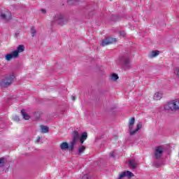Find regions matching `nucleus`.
Returning a JSON list of instances; mask_svg holds the SVG:
<instances>
[{
  "instance_id": "f257e3e1",
  "label": "nucleus",
  "mask_w": 179,
  "mask_h": 179,
  "mask_svg": "<svg viewBox=\"0 0 179 179\" xmlns=\"http://www.w3.org/2000/svg\"><path fill=\"white\" fill-rule=\"evenodd\" d=\"M134 125H135V117H131L129 121V132L130 136H134V135H135V134H136L139 129H142V122H139L136 124V128L135 130H132L134 129Z\"/></svg>"
},
{
  "instance_id": "f03ea898",
  "label": "nucleus",
  "mask_w": 179,
  "mask_h": 179,
  "mask_svg": "<svg viewBox=\"0 0 179 179\" xmlns=\"http://www.w3.org/2000/svg\"><path fill=\"white\" fill-rule=\"evenodd\" d=\"M117 64L122 65L125 71L131 69V59L127 56H120L118 59Z\"/></svg>"
},
{
  "instance_id": "7ed1b4c3",
  "label": "nucleus",
  "mask_w": 179,
  "mask_h": 179,
  "mask_svg": "<svg viewBox=\"0 0 179 179\" xmlns=\"http://www.w3.org/2000/svg\"><path fill=\"white\" fill-rule=\"evenodd\" d=\"M24 51V45H20L16 50H14L13 52L10 54H7L6 55V61H10L12 58H17L19 57V52H23Z\"/></svg>"
},
{
  "instance_id": "20e7f679",
  "label": "nucleus",
  "mask_w": 179,
  "mask_h": 179,
  "mask_svg": "<svg viewBox=\"0 0 179 179\" xmlns=\"http://www.w3.org/2000/svg\"><path fill=\"white\" fill-rule=\"evenodd\" d=\"M68 22V18L62 14H57L53 18L52 21V24H59L60 26H64L65 23Z\"/></svg>"
},
{
  "instance_id": "39448f33",
  "label": "nucleus",
  "mask_w": 179,
  "mask_h": 179,
  "mask_svg": "<svg viewBox=\"0 0 179 179\" xmlns=\"http://www.w3.org/2000/svg\"><path fill=\"white\" fill-rule=\"evenodd\" d=\"M13 79H15V76H7L4 79L0 81V86H1V87H8V86H10V85H12Z\"/></svg>"
},
{
  "instance_id": "423d86ee",
  "label": "nucleus",
  "mask_w": 179,
  "mask_h": 179,
  "mask_svg": "<svg viewBox=\"0 0 179 179\" xmlns=\"http://www.w3.org/2000/svg\"><path fill=\"white\" fill-rule=\"evenodd\" d=\"M165 110L174 111L179 110V99L171 101L169 102L165 106Z\"/></svg>"
},
{
  "instance_id": "0eeeda50",
  "label": "nucleus",
  "mask_w": 179,
  "mask_h": 179,
  "mask_svg": "<svg viewBox=\"0 0 179 179\" xmlns=\"http://www.w3.org/2000/svg\"><path fill=\"white\" fill-rule=\"evenodd\" d=\"M163 146L159 145L156 147L154 151V157L156 160H159L163 156Z\"/></svg>"
},
{
  "instance_id": "6e6552de",
  "label": "nucleus",
  "mask_w": 179,
  "mask_h": 179,
  "mask_svg": "<svg viewBox=\"0 0 179 179\" xmlns=\"http://www.w3.org/2000/svg\"><path fill=\"white\" fill-rule=\"evenodd\" d=\"M116 42H117V38L108 37L102 40L101 45L102 47H106V45H109V44H113V43H116Z\"/></svg>"
},
{
  "instance_id": "1a4fd4ad",
  "label": "nucleus",
  "mask_w": 179,
  "mask_h": 179,
  "mask_svg": "<svg viewBox=\"0 0 179 179\" xmlns=\"http://www.w3.org/2000/svg\"><path fill=\"white\" fill-rule=\"evenodd\" d=\"M1 17L3 20H7V21L10 20L12 19V13L6 10L1 13Z\"/></svg>"
},
{
  "instance_id": "9d476101",
  "label": "nucleus",
  "mask_w": 179,
  "mask_h": 179,
  "mask_svg": "<svg viewBox=\"0 0 179 179\" xmlns=\"http://www.w3.org/2000/svg\"><path fill=\"white\" fill-rule=\"evenodd\" d=\"M127 163L131 170H136L138 168V160L135 159H129Z\"/></svg>"
},
{
  "instance_id": "9b49d317",
  "label": "nucleus",
  "mask_w": 179,
  "mask_h": 179,
  "mask_svg": "<svg viewBox=\"0 0 179 179\" xmlns=\"http://www.w3.org/2000/svg\"><path fill=\"white\" fill-rule=\"evenodd\" d=\"M80 134L78 131H74L72 133V142L77 143L79 141Z\"/></svg>"
},
{
  "instance_id": "f8f14e48",
  "label": "nucleus",
  "mask_w": 179,
  "mask_h": 179,
  "mask_svg": "<svg viewBox=\"0 0 179 179\" xmlns=\"http://www.w3.org/2000/svg\"><path fill=\"white\" fill-rule=\"evenodd\" d=\"M87 139V133L86 131L83 132L81 134V136L80 138V144H83V143Z\"/></svg>"
},
{
  "instance_id": "ddd939ff",
  "label": "nucleus",
  "mask_w": 179,
  "mask_h": 179,
  "mask_svg": "<svg viewBox=\"0 0 179 179\" xmlns=\"http://www.w3.org/2000/svg\"><path fill=\"white\" fill-rule=\"evenodd\" d=\"M41 131L42 134H48L50 132V128L47 126L41 125Z\"/></svg>"
},
{
  "instance_id": "4468645a",
  "label": "nucleus",
  "mask_w": 179,
  "mask_h": 179,
  "mask_svg": "<svg viewBox=\"0 0 179 179\" xmlns=\"http://www.w3.org/2000/svg\"><path fill=\"white\" fill-rule=\"evenodd\" d=\"M21 114L24 118V120H30V116L26 113V110L24 109H22L21 110Z\"/></svg>"
},
{
  "instance_id": "2eb2a0df",
  "label": "nucleus",
  "mask_w": 179,
  "mask_h": 179,
  "mask_svg": "<svg viewBox=\"0 0 179 179\" xmlns=\"http://www.w3.org/2000/svg\"><path fill=\"white\" fill-rule=\"evenodd\" d=\"M60 149L62 150H66V149H69V145L66 142H64L60 145Z\"/></svg>"
},
{
  "instance_id": "dca6fc26",
  "label": "nucleus",
  "mask_w": 179,
  "mask_h": 179,
  "mask_svg": "<svg viewBox=\"0 0 179 179\" xmlns=\"http://www.w3.org/2000/svg\"><path fill=\"white\" fill-rule=\"evenodd\" d=\"M162 97H163V94L160 93V92H156L154 94V100H160L162 99Z\"/></svg>"
},
{
  "instance_id": "f3484780",
  "label": "nucleus",
  "mask_w": 179,
  "mask_h": 179,
  "mask_svg": "<svg viewBox=\"0 0 179 179\" xmlns=\"http://www.w3.org/2000/svg\"><path fill=\"white\" fill-rule=\"evenodd\" d=\"M85 150H86V146H85V145L80 146L78 150V155H82V153H83V152H85Z\"/></svg>"
},
{
  "instance_id": "a211bd4d",
  "label": "nucleus",
  "mask_w": 179,
  "mask_h": 179,
  "mask_svg": "<svg viewBox=\"0 0 179 179\" xmlns=\"http://www.w3.org/2000/svg\"><path fill=\"white\" fill-rule=\"evenodd\" d=\"M159 52H160L158 50L151 52V54H150V58H155V57H157V55H159Z\"/></svg>"
},
{
  "instance_id": "6ab92c4d",
  "label": "nucleus",
  "mask_w": 179,
  "mask_h": 179,
  "mask_svg": "<svg viewBox=\"0 0 179 179\" xmlns=\"http://www.w3.org/2000/svg\"><path fill=\"white\" fill-rule=\"evenodd\" d=\"M37 34V30H36V28L34 27H32L31 28V34L32 37H34L36 34Z\"/></svg>"
},
{
  "instance_id": "aec40b11",
  "label": "nucleus",
  "mask_w": 179,
  "mask_h": 179,
  "mask_svg": "<svg viewBox=\"0 0 179 179\" xmlns=\"http://www.w3.org/2000/svg\"><path fill=\"white\" fill-rule=\"evenodd\" d=\"M76 144V143L71 141L70 143V146H69V150H71L72 152L73 150V149H75Z\"/></svg>"
},
{
  "instance_id": "412c9836",
  "label": "nucleus",
  "mask_w": 179,
  "mask_h": 179,
  "mask_svg": "<svg viewBox=\"0 0 179 179\" xmlns=\"http://www.w3.org/2000/svg\"><path fill=\"white\" fill-rule=\"evenodd\" d=\"M152 166L154 167H156L157 169H159V167H160V166H162V164H160V162H159L154 161L152 162Z\"/></svg>"
},
{
  "instance_id": "4be33fe9",
  "label": "nucleus",
  "mask_w": 179,
  "mask_h": 179,
  "mask_svg": "<svg viewBox=\"0 0 179 179\" xmlns=\"http://www.w3.org/2000/svg\"><path fill=\"white\" fill-rule=\"evenodd\" d=\"M118 78H119L118 75H117L115 73H113L110 77V79H111V80L115 81V80H117Z\"/></svg>"
},
{
  "instance_id": "5701e85b",
  "label": "nucleus",
  "mask_w": 179,
  "mask_h": 179,
  "mask_svg": "<svg viewBox=\"0 0 179 179\" xmlns=\"http://www.w3.org/2000/svg\"><path fill=\"white\" fill-rule=\"evenodd\" d=\"M5 166V158H0V167H3Z\"/></svg>"
},
{
  "instance_id": "b1692460",
  "label": "nucleus",
  "mask_w": 179,
  "mask_h": 179,
  "mask_svg": "<svg viewBox=\"0 0 179 179\" xmlns=\"http://www.w3.org/2000/svg\"><path fill=\"white\" fill-rule=\"evenodd\" d=\"M175 73L176 74V76H178V78H179V68H176L175 69Z\"/></svg>"
},
{
  "instance_id": "393cba45",
  "label": "nucleus",
  "mask_w": 179,
  "mask_h": 179,
  "mask_svg": "<svg viewBox=\"0 0 179 179\" xmlns=\"http://www.w3.org/2000/svg\"><path fill=\"white\" fill-rule=\"evenodd\" d=\"M120 36H122V37H125V36L127 35V33H125L124 31H122L120 32Z\"/></svg>"
},
{
  "instance_id": "a878e982",
  "label": "nucleus",
  "mask_w": 179,
  "mask_h": 179,
  "mask_svg": "<svg viewBox=\"0 0 179 179\" xmlns=\"http://www.w3.org/2000/svg\"><path fill=\"white\" fill-rule=\"evenodd\" d=\"M13 120H14V121L19 122L20 119L19 118V116L15 115V116L13 117Z\"/></svg>"
},
{
  "instance_id": "bb28decb",
  "label": "nucleus",
  "mask_w": 179,
  "mask_h": 179,
  "mask_svg": "<svg viewBox=\"0 0 179 179\" xmlns=\"http://www.w3.org/2000/svg\"><path fill=\"white\" fill-rule=\"evenodd\" d=\"M110 157H115V153L114 152H110Z\"/></svg>"
},
{
  "instance_id": "cd10ccee",
  "label": "nucleus",
  "mask_w": 179,
  "mask_h": 179,
  "mask_svg": "<svg viewBox=\"0 0 179 179\" xmlns=\"http://www.w3.org/2000/svg\"><path fill=\"white\" fill-rule=\"evenodd\" d=\"M41 12H42V13H46L47 10H45V9H42Z\"/></svg>"
},
{
  "instance_id": "c85d7f7f",
  "label": "nucleus",
  "mask_w": 179,
  "mask_h": 179,
  "mask_svg": "<svg viewBox=\"0 0 179 179\" xmlns=\"http://www.w3.org/2000/svg\"><path fill=\"white\" fill-rule=\"evenodd\" d=\"M41 141V138L38 137V139L36 140V142H40Z\"/></svg>"
},
{
  "instance_id": "c756f323",
  "label": "nucleus",
  "mask_w": 179,
  "mask_h": 179,
  "mask_svg": "<svg viewBox=\"0 0 179 179\" xmlns=\"http://www.w3.org/2000/svg\"><path fill=\"white\" fill-rule=\"evenodd\" d=\"M85 178H87V175H84V176L83 177V179H85Z\"/></svg>"
},
{
  "instance_id": "7c9ffc66",
  "label": "nucleus",
  "mask_w": 179,
  "mask_h": 179,
  "mask_svg": "<svg viewBox=\"0 0 179 179\" xmlns=\"http://www.w3.org/2000/svg\"><path fill=\"white\" fill-rule=\"evenodd\" d=\"M71 99H72V100L75 101V96H72Z\"/></svg>"
},
{
  "instance_id": "2f4dec72",
  "label": "nucleus",
  "mask_w": 179,
  "mask_h": 179,
  "mask_svg": "<svg viewBox=\"0 0 179 179\" xmlns=\"http://www.w3.org/2000/svg\"><path fill=\"white\" fill-rule=\"evenodd\" d=\"M67 3H69V5H71V1H67Z\"/></svg>"
},
{
  "instance_id": "473e14b6",
  "label": "nucleus",
  "mask_w": 179,
  "mask_h": 179,
  "mask_svg": "<svg viewBox=\"0 0 179 179\" xmlns=\"http://www.w3.org/2000/svg\"><path fill=\"white\" fill-rule=\"evenodd\" d=\"M115 15H113V18H115Z\"/></svg>"
},
{
  "instance_id": "72a5a7b5",
  "label": "nucleus",
  "mask_w": 179,
  "mask_h": 179,
  "mask_svg": "<svg viewBox=\"0 0 179 179\" xmlns=\"http://www.w3.org/2000/svg\"><path fill=\"white\" fill-rule=\"evenodd\" d=\"M89 15H92V13H90Z\"/></svg>"
}]
</instances>
